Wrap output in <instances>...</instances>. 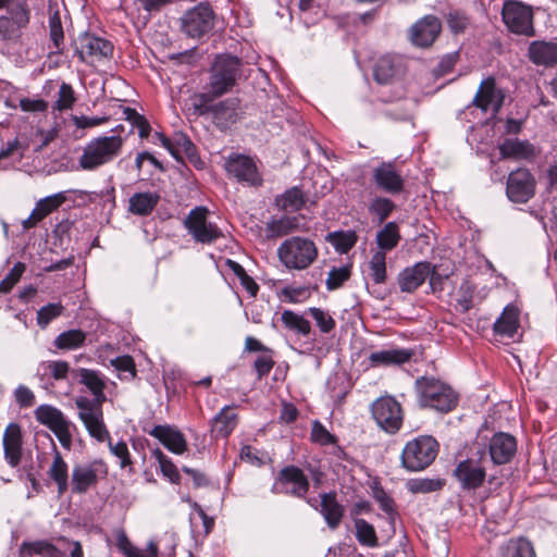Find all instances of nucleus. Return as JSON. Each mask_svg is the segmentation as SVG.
I'll list each match as a JSON object with an SVG mask.
<instances>
[{
    "mask_svg": "<svg viewBox=\"0 0 557 557\" xmlns=\"http://www.w3.org/2000/svg\"><path fill=\"white\" fill-rule=\"evenodd\" d=\"M277 255L287 269L304 270L317 259L318 249L312 240L295 236L281 244Z\"/></svg>",
    "mask_w": 557,
    "mask_h": 557,
    "instance_id": "nucleus-6",
    "label": "nucleus"
},
{
    "mask_svg": "<svg viewBox=\"0 0 557 557\" xmlns=\"http://www.w3.org/2000/svg\"><path fill=\"white\" fill-rule=\"evenodd\" d=\"M212 102L202 103L199 100H193L194 113L197 115L211 114L212 121L220 129H226L240 119V101L236 97L227 98L214 104Z\"/></svg>",
    "mask_w": 557,
    "mask_h": 557,
    "instance_id": "nucleus-9",
    "label": "nucleus"
},
{
    "mask_svg": "<svg viewBox=\"0 0 557 557\" xmlns=\"http://www.w3.org/2000/svg\"><path fill=\"white\" fill-rule=\"evenodd\" d=\"M33 554L42 557H63L64 554L52 543L41 540L35 542H23L20 546L21 556H32Z\"/></svg>",
    "mask_w": 557,
    "mask_h": 557,
    "instance_id": "nucleus-37",
    "label": "nucleus"
},
{
    "mask_svg": "<svg viewBox=\"0 0 557 557\" xmlns=\"http://www.w3.org/2000/svg\"><path fill=\"white\" fill-rule=\"evenodd\" d=\"M351 275V265H344L341 268H332L327 274L325 281L326 288L329 290H335L343 286V284L349 280Z\"/></svg>",
    "mask_w": 557,
    "mask_h": 557,
    "instance_id": "nucleus-50",
    "label": "nucleus"
},
{
    "mask_svg": "<svg viewBox=\"0 0 557 557\" xmlns=\"http://www.w3.org/2000/svg\"><path fill=\"white\" fill-rule=\"evenodd\" d=\"M458 57L459 55L457 52H453V53H448V54L444 55L440 60V62L435 69V73L441 76L449 73L453 70V67L456 65V63L458 61Z\"/></svg>",
    "mask_w": 557,
    "mask_h": 557,
    "instance_id": "nucleus-64",
    "label": "nucleus"
},
{
    "mask_svg": "<svg viewBox=\"0 0 557 557\" xmlns=\"http://www.w3.org/2000/svg\"><path fill=\"white\" fill-rule=\"evenodd\" d=\"M311 440L320 445H330L335 442L334 436L319 421L312 424Z\"/></svg>",
    "mask_w": 557,
    "mask_h": 557,
    "instance_id": "nucleus-61",
    "label": "nucleus"
},
{
    "mask_svg": "<svg viewBox=\"0 0 557 557\" xmlns=\"http://www.w3.org/2000/svg\"><path fill=\"white\" fill-rule=\"evenodd\" d=\"M75 100L76 98L73 87L70 84L62 83L58 92L54 109L59 111L69 110L73 107Z\"/></svg>",
    "mask_w": 557,
    "mask_h": 557,
    "instance_id": "nucleus-55",
    "label": "nucleus"
},
{
    "mask_svg": "<svg viewBox=\"0 0 557 557\" xmlns=\"http://www.w3.org/2000/svg\"><path fill=\"white\" fill-rule=\"evenodd\" d=\"M413 356L412 350L405 348H392L373 351L369 355L372 367L400 366L408 362Z\"/></svg>",
    "mask_w": 557,
    "mask_h": 557,
    "instance_id": "nucleus-29",
    "label": "nucleus"
},
{
    "mask_svg": "<svg viewBox=\"0 0 557 557\" xmlns=\"http://www.w3.org/2000/svg\"><path fill=\"white\" fill-rule=\"evenodd\" d=\"M74 46L81 61L90 65L109 61L114 49L111 41L90 33L81 34L74 40Z\"/></svg>",
    "mask_w": 557,
    "mask_h": 557,
    "instance_id": "nucleus-8",
    "label": "nucleus"
},
{
    "mask_svg": "<svg viewBox=\"0 0 557 557\" xmlns=\"http://www.w3.org/2000/svg\"><path fill=\"white\" fill-rule=\"evenodd\" d=\"M529 60L544 67H553L557 64V41L556 40H534L528 48Z\"/></svg>",
    "mask_w": 557,
    "mask_h": 557,
    "instance_id": "nucleus-24",
    "label": "nucleus"
},
{
    "mask_svg": "<svg viewBox=\"0 0 557 557\" xmlns=\"http://www.w3.org/2000/svg\"><path fill=\"white\" fill-rule=\"evenodd\" d=\"M502 159L532 160L535 147L528 140L507 138L498 147Z\"/></svg>",
    "mask_w": 557,
    "mask_h": 557,
    "instance_id": "nucleus-28",
    "label": "nucleus"
},
{
    "mask_svg": "<svg viewBox=\"0 0 557 557\" xmlns=\"http://www.w3.org/2000/svg\"><path fill=\"white\" fill-rule=\"evenodd\" d=\"M9 13L10 16L8 17L11 18V22L14 23L18 32L22 27H25L29 22V12L26 9V5L23 3L9 5Z\"/></svg>",
    "mask_w": 557,
    "mask_h": 557,
    "instance_id": "nucleus-57",
    "label": "nucleus"
},
{
    "mask_svg": "<svg viewBox=\"0 0 557 557\" xmlns=\"http://www.w3.org/2000/svg\"><path fill=\"white\" fill-rule=\"evenodd\" d=\"M453 475L462 491H475L483 485L486 470L480 458H468L458 462Z\"/></svg>",
    "mask_w": 557,
    "mask_h": 557,
    "instance_id": "nucleus-17",
    "label": "nucleus"
},
{
    "mask_svg": "<svg viewBox=\"0 0 557 557\" xmlns=\"http://www.w3.org/2000/svg\"><path fill=\"white\" fill-rule=\"evenodd\" d=\"M305 202V195L298 187H292L276 198V205L284 211H299Z\"/></svg>",
    "mask_w": 557,
    "mask_h": 557,
    "instance_id": "nucleus-42",
    "label": "nucleus"
},
{
    "mask_svg": "<svg viewBox=\"0 0 557 557\" xmlns=\"http://www.w3.org/2000/svg\"><path fill=\"white\" fill-rule=\"evenodd\" d=\"M104 442H108L109 449L112 455L120 459V467L122 469L129 468L132 470L133 461L129 455L128 447L124 441H120L115 444L112 443L111 436L109 435Z\"/></svg>",
    "mask_w": 557,
    "mask_h": 557,
    "instance_id": "nucleus-52",
    "label": "nucleus"
},
{
    "mask_svg": "<svg viewBox=\"0 0 557 557\" xmlns=\"http://www.w3.org/2000/svg\"><path fill=\"white\" fill-rule=\"evenodd\" d=\"M502 16L510 32L525 36L534 35L533 12L530 5L517 0H505Z\"/></svg>",
    "mask_w": 557,
    "mask_h": 557,
    "instance_id": "nucleus-13",
    "label": "nucleus"
},
{
    "mask_svg": "<svg viewBox=\"0 0 557 557\" xmlns=\"http://www.w3.org/2000/svg\"><path fill=\"white\" fill-rule=\"evenodd\" d=\"M94 398L78 396L75 398V406L78 409V418L83 422L90 437L103 443L109 437V431L103 420L102 404L107 397L104 388L92 393Z\"/></svg>",
    "mask_w": 557,
    "mask_h": 557,
    "instance_id": "nucleus-4",
    "label": "nucleus"
},
{
    "mask_svg": "<svg viewBox=\"0 0 557 557\" xmlns=\"http://www.w3.org/2000/svg\"><path fill=\"white\" fill-rule=\"evenodd\" d=\"M65 194L60 191L38 200L33 210L36 212L40 220H44L47 215L59 209L65 202Z\"/></svg>",
    "mask_w": 557,
    "mask_h": 557,
    "instance_id": "nucleus-44",
    "label": "nucleus"
},
{
    "mask_svg": "<svg viewBox=\"0 0 557 557\" xmlns=\"http://www.w3.org/2000/svg\"><path fill=\"white\" fill-rule=\"evenodd\" d=\"M307 312L315 321L317 326L320 329L322 333H330L335 329V320L324 310L311 307L308 309Z\"/></svg>",
    "mask_w": 557,
    "mask_h": 557,
    "instance_id": "nucleus-53",
    "label": "nucleus"
},
{
    "mask_svg": "<svg viewBox=\"0 0 557 557\" xmlns=\"http://www.w3.org/2000/svg\"><path fill=\"white\" fill-rule=\"evenodd\" d=\"M125 112L127 113V119L135 127H137L139 137H148L150 134V125L148 121L133 109L127 108Z\"/></svg>",
    "mask_w": 557,
    "mask_h": 557,
    "instance_id": "nucleus-59",
    "label": "nucleus"
},
{
    "mask_svg": "<svg viewBox=\"0 0 557 557\" xmlns=\"http://www.w3.org/2000/svg\"><path fill=\"white\" fill-rule=\"evenodd\" d=\"M63 310L64 307L60 302H52L41 307L37 311V324L41 329H46L52 320L62 314Z\"/></svg>",
    "mask_w": 557,
    "mask_h": 557,
    "instance_id": "nucleus-51",
    "label": "nucleus"
},
{
    "mask_svg": "<svg viewBox=\"0 0 557 557\" xmlns=\"http://www.w3.org/2000/svg\"><path fill=\"white\" fill-rule=\"evenodd\" d=\"M153 454L159 460L163 475L169 478L172 483H178L180 473L176 466L160 449H156Z\"/></svg>",
    "mask_w": 557,
    "mask_h": 557,
    "instance_id": "nucleus-58",
    "label": "nucleus"
},
{
    "mask_svg": "<svg viewBox=\"0 0 557 557\" xmlns=\"http://www.w3.org/2000/svg\"><path fill=\"white\" fill-rule=\"evenodd\" d=\"M358 236L354 231H337L329 233L325 240L339 253H347L357 243Z\"/></svg>",
    "mask_w": 557,
    "mask_h": 557,
    "instance_id": "nucleus-41",
    "label": "nucleus"
},
{
    "mask_svg": "<svg viewBox=\"0 0 557 557\" xmlns=\"http://www.w3.org/2000/svg\"><path fill=\"white\" fill-rule=\"evenodd\" d=\"M395 208L396 205L389 198L376 196L370 201L368 210L376 216L379 223H383Z\"/></svg>",
    "mask_w": 557,
    "mask_h": 557,
    "instance_id": "nucleus-47",
    "label": "nucleus"
},
{
    "mask_svg": "<svg viewBox=\"0 0 557 557\" xmlns=\"http://www.w3.org/2000/svg\"><path fill=\"white\" fill-rule=\"evenodd\" d=\"M18 37L17 27L8 16H0V41H9Z\"/></svg>",
    "mask_w": 557,
    "mask_h": 557,
    "instance_id": "nucleus-62",
    "label": "nucleus"
},
{
    "mask_svg": "<svg viewBox=\"0 0 557 557\" xmlns=\"http://www.w3.org/2000/svg\"><path fill=\"white\" fill-rule=\"evenodd\" d=\"M372 178L376 187L387 194L396 195L404 190L405 181L391 162H382L375 166Z\"/></svg>",
    "mask_w": 557,
    "mask_h": 557,
    "instance_id": "nucleus-21",
    "label": "nucleus"
},
{
    "mask_svg": "<svg viewBox=\"0 0 557 557\" xmlns=\"http://www.w3.org/2000/svg\"><path fill=\"white\" fill-rule=\"evenodd\" d=\"M499 557H536L532 543L525 537L510 539L499 548Z\"/></svg>",
    "mask_w": 557,
    "mask_h": 557,
    "instance_id": "nucleus-34",
    "label": "nucleus"
},
{
    "mask_svg": "<svg viewBox=\"0 0 557 557\" xmlns=\"http://www.w3.org/2000/svg\"><path fill=\"white\" fill-rule=\"evenodd\" d=\"M236 424L237 414L228 406H225L212 419L211 435L213 437L226 438L233 432Z\"/></svg>",
    "mask_w": 557,
    "mask_h": 557,
    "instance_id": "nucleus-32",
    "label": "nucleus"
},
{
    "mask_svg": "<svg viewBox=\"0 0 557 557\" xmlns=\"http://www.w3.org/2000/svg\"><path fill=\"white\" fill-rule=\"evenodd\" d=\"M369 275L375 284H383L386 281V253L375 251L368 262Z\"/></svg>",
    "mask_w": 557,
    "mask_h": 557,
    "instance_id": "nucleus-46",
    "label": "nucleus"
},
{
    "mask_svg": "<svg viewBox=\"0 0 557 557\" xmlns=\"http://www.w3.org/2000/svg\"><path fill=\"white\" fill-rule=\"evenodd\" d=\"M397 72L395 58L387 54L381 57L374 64L373 76L379 84H388Z\"/></svg>",
    "mask_w": 557,
    "mask_h": 557,
    "instance_id": "nucleus-40",
    "label": "nucleus"
},
{
    "mask_svg": "<svg viewBox=\"0 0 557 557\" xmlns=\"http://www.w3.org/2000/svg\"><path fill=\"white\" fill-rule=\"evenodd\" d=\"M371 413L376 424L386 433L395 434L403 425V409L393 396H382L374 400Z\"/></svg>",
    "mask_w": 557,
    "mask_h": 557,
    "instance_id": "nucleus-11",
    "label": "nucleus"
},
{
    "mask_svg": "<svg viewBox=\"0 0 557 557\" xmlns=\"http://www.w3.org/2000/svg\"><path fill=\"white\" fill-rule=\"evenodd\" d=\"M87 334L78 329L60 333L53 341V345L60 350H74L84 346Z\"/></svg>",
    "mask_w": 557,
    "mask_h": 557,
    "instance_id": "nucleus-38",
    "label": "nucleus"
},
{
    "mask_svg": "<svg viewBox=\"0 0 557 557\" xmlns=\"http://www.w3.org/2000/svg\"><path fill=\"white\" fill-rule=\"evenodd\" d=\"M506 194L516 203L528 202L535 194V180L527 169L512 171L507 180Z\"/></svg>",
    "mask_w": 557,
    "mask_h": 557,
    "instance_id": "nucleus-16",
    "label": "nucleus"
},
{
    "mask_svg": "<svg viewBox=\"0 0 557 557\" xmlns=\"http://www.w3.org/2000/svg\"><path fill=\"white\" fill-rule=\"evenodd\" d=\"M310 488V482L302 469L289 465L282 468L271 486V492L275 495H288L292 497L306 499Z\"/></svg>",
    "mask_w": 557,
    "mask_h": 557,
    "instance_id": "nucleus-7",
    "label": "nucleus"
},
{
    "mask_svg": "<svg viewBox=\"0 0 557 557\" xmlns=\"http://www.w3.org/2000/svg\"><path fill=\"white\" fill-rule=\"evenodd\" d=\"M225 170L228 175L235 177L238 182L247 183L251 186H260L262 177L258 172L256 162L248 156L232 153L225 161Z\"/></svg>",
    "mask_w": 557,
    "mask_h": 557,
    "instance_id": "nucleus-18",
    "label": "nucleus"
},
{
    "mask_svg": "<svg viewBox=\"0 0 557 557\" xmlns=\"http://www.w3.org/2000/svg\"><path fill=\"white\" fill-rule=\"evenodd\" d=\"M215 14L203 3L187 10L181 17V30L189 38L201 39L214 27Z\"/></svg>",
    "mask_w": 557,
    "mask_h": 557,
    "instance_id": "nucleus-10",
    "label": "nucleus"
},
{
    "mask_svg": "<svg viewBox=\"0 0 557 557\" xmlns=\"http://www.w3.org/2000/svg\"><path fill=\"white\" fill-rule=\"evenodd\" d=\"M124 139L120 135L99 136L89 140L78 159L84 171H95L112 162L122 151Z\"/></svg>",
    "mask_w": 557,
    "mask_h": 557,
    "instance_id": "nucleus-3",
    "label": "nucleus"
},
{
    "mask_svg": "<svg viewBox=\"0 0 557 557\" xmlns=\"http://www.w3.org/2000/svg\"><path fill=\"white\" fill-rule=\"evenodd\" d=\"M74 374L78 377V382L85 385L91 394L95 392L100 393V388H106L104 377L99 371L79 368L74 370Z\"/></svg>",
    "mask_w": 557,
    "mask_h": 557,
    "instance_id": "nucleus-43",
    "label": "nucleus"
},
{
    "mask_svg": "<svg viewBox=\"0 0 557 557\" xmlns=\"http://www.w3.org/2000/svg\"><path fill=\"white\" fill-rule=\"evenodd\" d=\"M108 474L107 465L102 460L75 465L72 469L71 485L74 494H85L98 484L100 478Z\"/></svg>",
    "mask_w": 557,
    "mask_h": 557,
    "instance_id": "nucleus-15",
    "label": "nucleus"
},
{
    "mask_svg": "<svg viewBox=\"0 0 557 557\" xmlns=\"http://www.w3.org/2000/svg\"><path fill=\"white\" fill-rule=\"evenodd\" d=\"M354 523L356 529V539L361 545L368 547L377 546V536L372 524L361 518H356Z\"/></svg>",
    "mask_w": 557,
    "mask_h": 557,
    "instance_id": "nucleus-45",
    "label": "nucleus"
},
{
    "mask_svg": "<svg viewBox=\"0 0 557 557\" xmlns=\"http://www.w3.org/2000/svg\"><path fill=\"white\" fill-rule=\"evenodd\" d=\"M35 418L54 433L64 448H71L72 434L70 429L72 423L64 417L61 410L50 405H40L35 410Z\"/></svg>",
    "mask_w": 557,
    "mask_h": 557,
    "instance_id": "nucleus-14",
    "label": "nucleus"
},
{
    "mask_svg": "<svg viewBox=\"0 0 557 557\" xmlns=\"http://www.w3.org/2000/svg\"><path fill=\"white\" fill-rule=\"evenodd\" d=\"M414 386L421 407L449 412L457 406V393L437 379L421 376L416 380Z\"/></svg>",
    "mask_w": 557,
    "mask_h": 557,
    "instance_id": "nucleus-2",
    "label": "nucleus"
},
{
    "mask_svg": "<svg viewBox=\"0 0 557 557\" xmlns=\"http://www.w3.org/2000/svg\"><path fill=\"white\" fill-rule=\"evenodd\" d=\"M159 195L156 193H136L129 198L128 210L137 215L150 214L159 202Z\"/></svg>",
    "mask_w": 557,
    "mask_h": 557,
    "instance_id": "nucleus-35",
    "label": "nucleus"
},
{
    "mask_svg": "<svg viewBox=\"0 0 557 557\" xmlns=\"http://www.w3.org/2000/svg\"><path fill=\"white\" fill-rule=\"evenodd\" d=\"M195 151V146L190 139L183 133H176L172 137L170 153L176 159L182 160V153L191 156Z\"/></svg>",
    "mask_w": 557,
    "mask_h": 557,
    "instance_id": "nucleus-48",
    "label": "nucleus"
},
{
    "mask_svg": "<svg viewBox=\"0 0 557 557\" xmlns=\"http://www.w3.org/2000/svg\"><path fill=\"white\" fill-rule=\"evenodd\" d=\"M320 497L321 515L327 527L332 530L337 529L345 513L344 506L337 502L335 493H323Z\"/></svg>",
    "mask_w": 557,
    "mask_h": 557,
    "instance_id": "nucleus-30",
    "label": "nucleus"
},
{
    "mask_svg": "<svg viewBox=\"0 0 557 557\" xmlns=\"http://www.w3.org/2000/svg\"><path fill=\"white\" fill-rule=\"evenodd\" d=\"M519 327V310L513 306H506L499 318L495 321L493 330L496 335L512 338Z\"/></svg>",
    "mask_w": 557,
    "mask_h": 557,
    "instance_id": "nucleus-31",
    "label": "nucleus"
},
{
    "mask_svg": "<svg viewBox=\"0 0 557 557\" xmlns=\"http://www.w3.org/2000/svg\"><path fill=\"white\" fill-rule=\"evenodd\" d=\"M4 458L11 467H16L22 458V431L17 423H10L3 433L2 438Z\"/></svg>",
    "mask_w": 557,
    "mask_h": 557,
    "instance_id": "nucleus-26",
    "label": "nucleus"
},
{
    "mask_svg": "<svg viewBox=\"0 0 557 557\" xmlns=\"http://www.w3.org/2000/svg\"><path fill=\"white\" fill-rule=\"evenodd\" d=\"M281 321L286 330L300 337H308L311 333V324L304 315L293 310H284Z\"/></svg>",
    "mask_w": 557,
    "mask_h": 557,
    "instance_id": "nucleus-36",
    "label": "nucleus"
},
{
    "mask_svg": "<svg viewBox=\"0 0 557 557\" xmlns=\"http://www.w3.org/2000/svg\"><path fill=\"white\" fill-rule=\"evenodd\" d=\"M209 210L199 206L190 210L184 220V226L197 243L210 245L223 236L222 231L208 221Z\"/></svg>",
    "mask_w": 557,
    "mask_h": 557,
    "instance_id": "nucleus-12",
    "label": "nucleus"
},
{
    "mask_svg": "<svg viewBox=\"0 0 557 557\" xmlns=\"http://www.w3.org/2000/svg\"><path fill=\"white\" fill-rule=\"evenodd\" d=\"M491 459L496 465H505L511 460L517 451V441L508 433H496L490 441Z\"/></svg>",
    "mask_w": 557,
    "mask_h": 557,
    "instance_id": "nucleus-22",
    "label": "nucleus"
},
{
    "mask_svg": "<svg viewBox=\"0 0 557 557\" xmlns=\"http://www.w3.org/2000/svg\"><path fill=\"white\" fill-rule=\"evenodd\" d=\"M49 478L57 484L58 494L63 495L69 488V468L61 453L54 449L53 460L48 470Z\"/></svg>",
    "mask_w": 557,
    "mask_h": 557,
    "instance_id": "nucleus-33",
    "label": "nucleus"
},
{
    "mask_svg": "<svg viewBox=\"0 0 557 557\" xmlns=\"http://www.w3.org/2000/svg\"><path fill=\"white\" fill-rule=\"evenodd\" d=\"M25 271V264L22 262H17L10 270V272L4 276L0 282V293L7 294L9 293L13 286L20 281L22 274Z\"/></svg>",
    "mask_w": 557,
    "mask_h": 557,
    "instance_id": "nucleus-56",
    "label": "nucleus"
},
{
    "mask_svg": "<svg viewBox=\"0 0 557 557\" xmlns=\"http://www.w3.org/2000/svg\"><path fill=\"white\" fill-rule=\"evenodd\" d=\"M437 453L438 443L435 438L418 436L405 445L400 456L401 466L410 472L422 471L435 460Z\"/></svg>",
    "mask_w": 557,
    "mask_h": 557,
    "instance_id": "nucleus-5",
    "label": "nucleus"
},
{
    "mask_svg": "<svg viewBox=\"0 0 557 557\" xmlns=\"http://www.w3.org/2000/svg\"><path fill=\"white\" fill-rule=\"evenodd\" d=\"M149 434L156 437L170 451L181 455L187 449L184 434L170 425H156Z\"/></svg>",
    "mask_w": 557,
    "mask_h": 557,
    "instance_id": "nucleus-27",
    "label": "nucleus"
},
{
    "mask_svg": "<svg viewBox=\"0 0 557 557\" xmlns=\"http://www.w3.org/2000/svg\"><path fill=\"white\" fill-rule=\"evenodd\" d=\"M308 230L304 215H284L280 219H273L267 223L264 228L268 239L286 236L293 232H305Z\"/></svg>",
    "mask_w": 557,
    "mask_h": 557,
    "instance_id": "nucleus-23",
    "label": "nucleus"
},
{
    "mask_svg": "<svg viewBox=\"0 0 557 557\" xmlns=\"http://www.w3.org/2000/svg\"><path fill=\"white\" fill-rule=\"evenodd\" d=\"M412 493H431L441 490L444 482L440 479H416L408 483Z\"/></svg>",
    "mask_w": 557,
    "mask_h": 557,
    "instance_id": "nucleus-54",
    "label": "nucleus"
},
{
    "mask_svg": "<svg viewBox=\"0 0 557 557\" xmlns=\"http://www.w3.org/2000/svg\"><path fill=\"white\" fill-rule=\"evenodd\" d=\"M376 244L380 247L379 251L393 250L397 247L400 240L399 228L396 222H388L382 230L376 233Z\"/></svg>",
    "mask_w": 557,
    "mask_h": 557,
    "instance_id": "nucleus-39",
    "label": "nucleus"
},
{
    "mask_svg": "<svg viewBox=\"0 0 557 557\" xmlns=\"http://www.w3.org/2000/svg\"><path fill=\"white\" fill-rule=\"evenodd\" d=\"M442 30V24L435 15H425L417 21L409 30V37L416 47H430Z\"/></svg>",
    "mask_w": 557,
    "mask_h": 557,
    "instance_id": "nucleus-20",
    "label": "nucleus"
},
{
    "mask_svg": "<svg viewBox=\"0 0 557 557\" xmlns=\"http://www.w3.org/2000/svg\"><path fill=\"white\" fill-rule=\"evenodd\" d=\"M15 400L21 407H30L35 404L34 393L25 385H20L15 389Z\"/></svg>",
    "mask_w": 557,
    "mask_h": 557,
    "instance_id": "nucleus-63",
    "label": "nucleus"
},
{
    "mask_svg": "<svg viewBox=\"0 0 557 557\" xmlns=\"http://www.w3.org/2000/svg\"><path fill=\"white\" fill-rule=\"evenodd\" d=\"M242 60L232 54H219L215 57L211 69L209 81L203 90L194 96L193 100H199L202 103L213 102L214 99L222 97L233 89L240 75Z\"/></svg>",
    "mask_w": 557,
    "mask_h": 557,
    "instance_id": "nucleus-1",
    "label": "nucleus"
},
{
    "mask_svg": "<svg viewBox=\"0 0 557 557\" xmlns=\"http://www.w3.org/2000/svg\"><path fill=\"white\" fill-rule=\"evenodd\" d=\"M42 375L50 374L55 381L64 380L70 371V364L66 361L55 360L41 362L38 372Z\"/></svg>",
    "mask_w": 557,
    "mask_h": 557,
    "instance_id": "nucleus-49",
    "label": "nucleus"
},
{
    "mask_svg": "<svg viewBox=\"0 0 557 557\" xmlns=\"http://www.w3.org/2000/svg\"><path fill=\"white\" fill-rule=\"evenodd\" d=\"M50 38L55 49H59L64 39L61 18L58 13L53 14L49 20Z\"/></svg>",
    "mask_w": 557,
    "mask_h": 557,
    "instance_id": "nucleus-60",
    "label": "nucleus"
},
{
    "mask_svg": "<svg viewBox=\"0 0 557 557\" xmlns=\"http://www.w3.org/2000/svg\"><path fill=\"white\" fill-rule=\"evenodd\" d=\"M431 274L430 262H418L406 268L398 274V285L401 292L412 293L420 287Z\"/></svg>",
    "mask_w": 557,
    "mask_h": 557,
    "instance_id": "nucleus-25",
    "label": "nucleus"
},
{
    "mask_svg": "<svg viewBox=\"0 0 557 557\" xmlns=\"http://www.w3.org/2000/svg\"><path fill=\"white\" fill-rule=\"evenodd\" d=\"M504 100L505 94L496 87L495 78L487 77L481 82L472 103L483 112L492 111L493 114H497L504 104Z\"/></svg>",
    "mask_w": 557,
    "mask_h": 557,
    "instance_id": "nucleus-19",
    "label": "nucleus"
}]
</instances>
